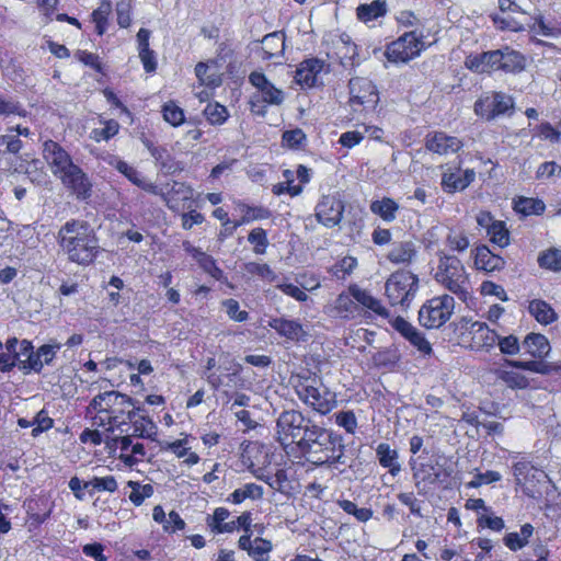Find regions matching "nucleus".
<instances>
[{
	"instance_id": "603ef678",
	"label": "nucleus",
	"mask_w": 561,
	"mask_h": 561,
	"mask_svg": "<svg viewBox=\"0 0 561 561\" xmlns=\"http://www.w3.org/2000/svg\"><path fill=\"white\" fill-rule=\"evenodd\" d=\"M538 264L546 270L561 271V250L553 248L541 253L538 257Z\"/></svg>"
},
{
	"instance_id": "a19ab883",
	"label": "nucleus",
	"mask_w": 561,
	"mask_h": 561,
	"mask_svg": "<svg viewBox=\"0 0 561 561\" xmlns=\"http://www.w3.org/2000/svg\"><path fill=\"white\" fill-rule=\"evenodd\" d=\"M530 472H534L533 478L537 481H540V478H546L543 471L537 470L528 461H518L513 466V474L517 485H523L526 481H528Z\"/></svg>"
},
{
	"instance_id": "20e7f679",
	"label": "nucleus",
	"mask_w": 561,
	"mask_h": 561,
	"mask_svg": "<svg viewBox=\"0 0 561 561\" xmlns=\"http://www.w3.org/2000/svg\"><path fill=\"white\" fill-rule=\"evenodd\" d=\"M435 280L461 301H467L470 297L469 275L461 261L455 255L439 254Z\"/></svg>"
},
{
	"instance_id": "4468645a",
	"label": "nucleus",
	"mask_w": 561,
	"mask_h": 561,
	"mask_svg": "<svg viewBox=\"0 0 561 561\" xmlns=\"http://www.w3.org/2000/svg\"><path fill=\"white\" fill-rule=\"evenodd\" d=\"M350 88V103L353 107L355 105L363 106L364 108H373L379 101L378 91L375 84L366 78H353L348 83ZM356 111V108H354Z\"/></svg>"
},
{
	"instance_id": "5701e85b",
	"label": "nucleus",
	"mask_w": 561,
	"mask_h": 561,
	"mask_svg": "<svg viewBox=\"0 0 561 561\" xmlns=\"http://www.w3.org/2000/svg\"><path fill=\"white\" fill-rule=\"evenodd\" d=\"M496 65L499 70L510 73H517L525 69L526 58L519 51L510 47L495 50Z\"/></svg>"
},
{
	"instance_id": "f8f14e48",
	"label": "nucleus",
	"mask_w": 561,
	"mask_h": 561,
	"mask_svg": "<svg viewBox=\"0 0 561 561\" xmlns=\"http://www.w3.org/2000/svg\"><path fill=\"white\" fill-rule=\"evenodd\" d=\"M106 446L110 450L119 449L118 459L126 466L133 467L147 457L145 445L139 439L128 436H117L106 440Z\"/></svg>"
},
{
	"instance_id": "7c9ffc66",
	"label": "nucleus",
	"mask_w": 561,
	"mask_h": 561,
	"mask_svg": "<svg viewBox=\"0 0 561 561\" xmlns=\"http://www.w3.org/2000/svg\"><path fill=\"white\" fill-rule=\"evenodd\" d=\"M416 253V247L412 241H401L392 244L387 259L394 264H410Z\"/></svg>"
},
{
	"instance_id": "6e6d98bb",
	"label": "nucleus",
	"mask_w": 561,
	"mask_h": 561,
	"mask_svg": "<svg viewBox=\"0 0 561 561\" xmlns=\"http://www.w3.org/2000/svg\"><path fill=\"white\" fill-rule=\"evenodd\" d=\"M271 550L272 542L270 540L256 537L253 540V545L249 552V556L255 561H266Z\"/></svg>"
},
{
	"instance_id": "4be33fe9",
	"label": "nucleus",
	"mask_w": 561,
	"mask_h": 561,
	"mask_svg": "<svg viewBox=\"0 0 561 561\" xmlns=\"http://www.w3.org/2000/svg\"><path fill=\"white\" fill-rule=\"evenodd\" d=\"M268 327L275 330L280 336L290 341H306L308 336L307 331L298 320L284 317L272 318L268 321Z\"/></svg>"
},
{
	"instance_id": "052dcab7",
	"label": "nucleus",
	"mask_w": 561,
	"mask_h": 561,
	"mask_svg": "<svg viewBox=\"0 0 561 561\" xmlns=\"http://www.w3.org/2000/svg\"><path fill=\"white\" fill-rule=\"evenodd\" d=\"M502 479V476L497 471L489 470L484 473L477 472L473 479L467 483L470 489H477L484 484H491Z\"/></svg>"
},
{
	"instance_id": "2eb2a0df",
	"label": "nucleus",
	"mask_w": 561,
	"mask_h": 561,
	"mask_svg": "<svg viewBox=\"0 0 561 561\" xmlns=\"http://www.w3.org/2000/svg\"><path fill=\"white\" fill-rule=\"evenodd\" d=\"M193 199L194 190L190 185L178 181L167 184L163 202L170 210L180 213L191 209Z\"/></svg>"
},
{
	"instance_id": "f257e3e1",
	"label": "nucleus",
	"mask_w": 561,
	"mask_h": 561,
	"mask_svg": "<svg viewBox=\"0 0 561 561\" xmlns=\"http://www.w3.org/2000/svg\"><path fill=\"white\" fill-rule=\"evenodd\" d=\"M135 401L117 391H105L95 396L87 408V413L91 415L92 426L105 427L107 432L115 428L126 432L122 428L133 421L136 415Z\"/></svg>"
},
{
	"instance_id": "9d476101",
	"label": "nucleus",
	"mask_w": 561,
	"mask_h": 561,
	"mask_svg": "<svg viewBox=\"0 0 561 561\" xmlns=\"http://www.w3.org/2000/svg\"><path fill=\"white\" fill-rule=\"evenodd\" d=\"M423 36L415 31L407 32L387 46L386 57L391 62H408L424 49Z\"/></svg>"
},
{
	"instance_id": "9b49d317",
	"label": "nucleus",
	"mask_w": 561,
	"mask_h": 561,
	"mask_svg": "<svg viewBox=\"0 0 561 561\" xmlns=\"http://www.w3.org/2000/svg\"><path fill=\"white\" fill-rule=\"evenodd\" d=\"M61 348V344L51 340L48 344H44L33 351V345L27 340L21 341V353L26 359L23 362V368L39 373L45 365H50L56 357L57 352Z\"/></svg>"
},
{
	"instance_id": "69168bd1",
	"label": "nucleus",
	"mask_w": 561,
	"mask_h": 561,
	"mask_svg": "<svg viewBox=\"0 0 561 561\" xmlns=\"http://www.w3.org/2000/svg\"><path fill=\"white\" fill-rule=\"evenodd\" d=\"M335 422L350 434H353L357 427V420L353 411H342L336 413Z\"/></svg>"
},
{
	"instance_id": "c85d7f7f",
	"label": "nucleus",
	"mask_w": 561,
	"mask_h": 561,
	"mask_svg": "<svg viewBox=\"0 0 561 561\" xmlns=\"http://www.w3.org/2000/svg\"><path fill=\"white\" fill-rule=\"evenodd\" d=\"M495 50L484 51L478 55H470L466 58V67L474 72L484 73L499 70L496 65Z\"/></svg>"
},
{
	"instance_id": "4c0bfd02",
	"label": "nucleus",
	"mask_w": 561,
	"mask_h": 561,
	"mask_svg": "<svg viewBox=\"0 0 561 561\" xmlns=\"http://www.w3.org/2000/svg\"><path fill=\"white\" fill-rule=\"evenodd\" d=\"M285 48V37L280 32H273L265 35L262 39V50L264 59H272L280 56Z\"/></svg>"
},
{
	"instance_id": "72a5a7b5",
	"label": "nucleus",
	"mask_w": 561,
	"mask_h": 561,
	"mask_svg": "<svg viewBox=\"0 0 561 561\" xmlns=\"http://www.w3.org/2000/svg\"><path fill=\"white\" fill-rule=\"evenodd\" d=\"M358 310L355 299L348 293H341L332 305L333 316L340 319H353Z\"/></svg>"
},
{
	"instance_id": "393cba45",
	"label": "nucleus",
	"mask_w": 561,
	"mask_h": 561,
	"mask_svg": "<svg viewBox=\"0 0 561 561\" xmlns=\"http://www.w3.org/2000/svg\"><path fill=\"white\" fill-rule=\"evenodd\" d=\"M351 296L355 299L356 305H360L366 309L371 310L377 316L387 319L390 317L389 310L382 306L381 301L374 297L367 289L360 288L354 284L348 287Z\"/></svg>"
},
{
	"instance_id": "774afa93",
	"label": "nucleus",
	"mask_w": 561,
	"mask_h": 561,
	"mask_svg": "<svg viewBox=\"0 0 561 561\" xmlns=\"http://www.w3.org/2000/svg\"><path fill=\"white\" fill-rule=\"evenodd\" d=\"M496 344L499 345L500 351L506 355H515L520 350L518 339L515 335H508L505 337L499 336Z\"/></svg>"
},
{
	"instance_id": "f3484780",
	"label": "nucleus",
	"mask_w": 561,
	"mask_h": 561,
	"mask_svg": "<svg viewBox=\"0 0 561 561\" xmlns=\"http://www.w3.org/2000/svg\"><path fill=\"white\" fill-rule=\"evenodd\" d=\"M463 328L471 336V347L489 352L496 345L499 335L485 322L463 318Z\"/></svg>"
},
{
	"instance_id": "aec40b11",
	"label": "nucleus",
	"mask_w": 561,
	"mask_h": 561,
	"mask_svg": "<svg viewBox=\"0 0 561 561\" xmlns=\"http://www.w3.org/2000/svg\"><path fill=\"white\" fill-rule=\"evenodd\" d=\"M249 82L257 90L261 101L270 105H280L285 95L283 90L276 88L263 72L253 71L249 76Z\"/></svg>"
},
{
	"instance_id": "1a4fd4ad",
	"label": "nucleus",
	"mask_w": 561,
	"mask_h": 561,
	"mask_svg": "<svg viewBox=\"0 0 561 561\" xmlns=\"http://www.w3.org/2000/svg\"><path fill=\"white\" fill-rule=\"evenodd\" d=\"M513 111L514 100L504 92H486L474 103V113L486 121H493L501 115H511Z\"/></svg>"
},
{
	"instance_id": "8fccbe9b",
	"label": "nucleus",
	"mask_w": 561,
	"mask_h": 561,
	"mask_svg": "<svg viewBox=\"0 0 561 561\" xmlns=\"http://www.w3.org/2000/svg\"><path fill=\"white\" fill-rule=\"evenodd\" d=\"M204 115L211 125H222L229 117L227 107L217 102L208 103L204 108Z\"/></svg>"
},
{
	"instance_id": "a18cd8bd",
	"label": "nucleus",
	"mask_w": 561,
	"mask_h": 561,
	"mask_svg": "<svg viewBox=\"0 0 561 561\" xmlns=\"http://www.w3.org/2000/svg\"><path fill=\"white\" fill-rule=\"evenodd\" d=\"M546 206L542 201L520 197L515 202L514 209L525 216L539 215L545 210Z\"/></svg>"
},
{
	"instance_id": "f704fd0d",
	"label": "nucleus",
	"mask_w": 561,
	"mask_h": 561,
	"mask_svg": "<svg viewBox=\"0 0 561 561\" xmlns=\"http://www.w3.org/2000/svg\"><path fill=\"white\" fill-rule=\"evenodd\" d=\"M376 455L380 466L388 468L391 476L396 477L401 471V466L398 462V453L389 444H379L376 448Z\"/></svg>"
},
{
	"instance_id": "473e14b6",
	"label": "nucleus",
	"mask_w": 561,
	"mask_h": 561,
	"mask_svg": "<svg viewBox=\"0 0 561 561\" xmlns=\"http://www.w3.org/2000/svg\"><path fill=\"white\" fill-rule=\"evenodd\" d=\"M230 512L225 507H217L207 518V525L214 534L233 533L237 526L233 520L227 522Z\"/></svg>"
},
{
	"instance_id": "6ab92c4d",
	"label": "nucleus",
	"mask_w": 561,
	"mask_h": 561,
	"mask_svg": "<svg viewBox=\"0 0 561 561\" xmlns=\"http://www.w3.org/2000/svg\"><path fill=\"white\" fill-rule=\"evenodd\" d=\"M343 203L334 195H324L316 206L317 220L331 228L339 225L343 217Z\"/></svg>"
},
{
	"instance_id": "0eeeda50",
	"label": "nucleus",
	"mask_w": 561,
	"mask_h": 561,
	"mask_svg": "<svg viewBox=\"0 0 561 561\" xmlns=\"http://www.w3.org/2000/svg\"><path fill=\"white\" fill-rule=\"evenodd\" d=\"M419 277L407 270L392 273L385 284V294L391 306L409 308L419 290Z\"/></svg>"
},
{
	"instance_id": "de8ad7c7",
	"label": "nucleus",
	"mask_w": 561,
	"mask_h": 561,
	"mask_svg": "<svg viewBox=\"0 0 561 561\" xmlns=\"http://www.w3.org/2000/svg\"><path fill=\"white\" fill-rule=\"evenodd\" d=\"M386 13L382 2L374 1L369 4H362L357 8V18L363 22L373 21Z\"/></svg>"
},
{
	"instance_id": "0e129e2a",
	"label": "nucleus",
	"mask_w": 561,
	"mask_h": 561,
	"mask_svg": "<svg viewBox=\"0 0 561 561\" xmlns=\"http://www.w3.org/2000/svg\"><path fill=\"white\" fill-rule=\"evenodd\" d=\"M222 305L230 319L238 322H243L248 320L249 313L244 310H240L239 302L236 299H226L222 302Z\"/></svg>"
},
{
	"instance_id": "09e8293b",
	"label": "nucleus",
	"mask_w": 561,
	"mask_h": 561,
	"mask_svg": "<svg viewBox=\"0 0 561 561\" xmlns=\"http://www.w3.org/2000/svg\"><path fill=\"white\" fill-rule=\"evenodd\" d=\"M244 271L249 275H256L268 283H273L277 278L276 273L266 263L248 262L244 264Z\"/></svg>"
},
{
	"instance_id": "4d7b16f0",
	"label": "nucleus",
	"mask_w": 561,
	"mask_h": 561,
	"mask_svg": "<svg viewBox=\"0 0 561 561\" xmlns=\"http://www.w3.org/2000/svg\"><path fill=\"white\" fill-rule=\"evenodd\" d=\"M248 241L254 244L253 251L256 254H264L268 245L266 231L263 228H254L248 236Z\"/></svg>"
},
{
	"instance_id": "ddd939ff",
	"label": "nucleus",
	"mask_w": 561,
	"mask_h": 561,
	"mask_svg": "<svg viewBox=\"0 0 561 561\" xmlns=\"http://www.w3.org/2000/svg\"><path fill=\"white\" fill-rule=\"evenodd\" d=\"M57 179L78 199L87 202L93 193V183L79 165H75L60 174Z\"/></svg>"
},
{
	"instance_id": "13d9d810",
	"label": "nucleus",
	"mask_w": 561,
	"mask_h": 561,
	"mask_svg": "<svg viewBox=\"0 0 561 561\" xmlns=\"http://www.w3.org/2000/svg\"><path fill=\"white\" fill-rule=\"evenodd\" d=\"M119 130V124L114 119H108L105 122V126L103 128H95L91 133V137L95 141L108 140L114 137Z\"/></svg>"
},
{
	"instance_id": "bb28decb",
	"label": "nucleus",
	"mask_w": 561,
	"mask_h": 561,
	"mask_svg": "<svg viewBox=\"0 0 561 561\" xmlns=\"http://www.w3.org/2000/svg\"><path fill=\"white\" fill-rule=\"evenodd\" d=\"M183 249L187 252L199 265V267L215 278H219L221 270L216 265L213 256L205 253L201 248L194 247L190 241L182 243Z\"/></svg>"
},
{
	"instance_id": "b1692460",
	"label": "nucleus",
	"mask_w": 561,
	"mask_h": 561,
	"mask_svg": "<svg viewBox=\"0 0 561 561\" xmlns=\"http://www.w3.org/2000/svg\"><path fill=\"white\" fill-rule=\"evenodd\" d=\"M426 148L438 154H449L457 152L462 144L454 136H449L443 131H436L426 138Z\"/></svg>"
},
{
	"instance_id": "6e6552de",
	"label": "nucleus",
	"mask_w": 561,
	"mask_h": 561,
	"mask_svg": "<svg viewBox=\"0 0 561 561\" xmlns=\"http://www.w3.org/2000/svg\"><path fill=\"white\" fill-rule=\"evenodd\" d=\"M454 297L444 294L427 300L419 311L420 323L427 329H437L445 324L454 313Z\"/></svg>"
},
{
	"instance_id": "f03ea898",
	"label": "nucleus",
	"mask_w": 561,
	"mask_h": 561,
	"mask_svg": "<svg viewBox=\"0 0 561 561\" xmlns=\"http://www.w3.org/2000/svg\"><path fill=\"white\" fill-rule=\"evenodd\" d=\"M57 240L68 260L79 265L93 262L100 249L93 228L84 220L67 221L59 229Z\"/></svg>"
},
{
	"instance_id": "a211bd4d",
	"label": "nucleus",
	"mask_w": 561,
	"mask_h": 561,
	"mask_svg": "<svg viewBox=\"0 0 561 561\" xmlns=\"http://www.w3.org/2000/svg\"><path fill=\"white\" fill-rule=\"evenodd\" d=\"M410 466L419 494H426L428 485L435 484L443 474L442 466L438 462H417L412 458Z\"/></svg>"
},
{
	"instance_id": "bf43d9fd",
	"label": "nucleus",
	"mask_w": 561,
	"mask_h": 561,
	"mask_svg": "<svg viewBox=\"0 0 561 561\" xmlns=\"http://www.w3.org/2000/svg\"><path fill=\"white\" fill-rule=\"evenodd\" d=\"M478 526L482 528H489L493 531H501L505 527V523L502 517L495 516L493 511L481 514L477 519Z\"/></svg>"
},
{
	"instance_id": "a878e982",
	"label": "nucleus",
	"mask_w": 561,
	"mask_h": 561,
	"mask_svg": "<svg viewBox=\"0 0 561 561\" xmlns=\"http://www.w3.org/2000/svg\"><path fill=\"white\" fill-rule=\"evenodd\" d=\"M323 65V61L317 58H310L300 62L294 76L296 83L307 88L313 87Z\"/></svg>"
},
{
	"instance_id": "79ce46f5",
	"label": "nucleus",
	"mask_w": 561,
	"mask_h": 561,
	"mask_svg": "<svg viewBox=\"0 0 561 561\" xmlns=\"http://www.w3.org/2000/svg\"><path fill=\"white\" fill-rule=\"evenodd\" d=\"M398 208V204L388 197H385L380 201H375L370 205V210L388 222L396 219Z\"/></svg>"
},
{
	"instance_id": "c03bdc74",
	"label": "nucleus",
	"mask_w": 561,
	"mask_h": 561,
	"mask_svg": "<svg viewBox=\"0 0 561 561\" xmlns=\"http://www.w3.org/2000/svg\"><path fill=\"white\" fill-rule=\"evenodd\" d=\"M195 75L202 84L218 87L221 83L219 73L216 70H211V67L206 62H198L195 66Z\"/></svg>"
},
{
	"instance_id": "5fc2aeb1",
	"label": "nucleus",
	"mask_w": 561,
	"mask_h": 561,
	"mask_svg": "<svg viewBox=\"0 0 561 561\" xmlns=\"http://www.w3.org/2000/svg\"><path fill=\"white\" fill-rule=\"evenodd\" d=\"M486 234L490 241L500 248H505L510 244V232L504 221L499 220V222L491 227Z\"/></svg>"
},
{
	"instance_id": "e433bc0d",
	"label": "nucleus",
	"mask_w": 561,
	"mask_h": 561,
	"mask_svg": "<svg viewBox=\"0 0 561 561\" xmlns=\"http://www.w3.org/2000/svg\"><path fill=\"white\" fill-rule=\"evenodd\" d=\"M529 313L541 324H550L558 318L554 309L545 300L533 299L528 305Z\"/></svg>"
},
{
	"instance_id": "dca6fc26",
	"label": "nucleus",
	"mask_w": 561,
	"mask_h": 561,
	"mask_svg": "<svg viewBox=\"0 0 561 561\" xmlns=\"http://www.w3.org/2000/svg\"><path fill=\"white\" fill-rule=\"evenodd\" d=\"M43 158L56 178L76 165L69 152L54 140L44 142Z\"/></svg>"
},
{
	"instance_id": "680f3d73",
	"label": "nucleus",
	"mask_w": 561,
	"mask_h": 561,
	"mask_svg": "<svg viewBox=\"0 0 561 561\" xmlns=\"http://www.w3.org/2000/svg\"><path fill=\"white\" fill-rule=\"evenodd\" d=\"M507 364L514 368L529 370L533 373H538V374H543V375L549 373V366L543 362L507 360Z\"/></svg>"
},
{
	"instance_id": "cd10ccee",
	"label": "nucleus",
	"mask_w": 561,
	"mask_h": 561,
	"mask_svg": "<svg viewBox=\"0 0 561 561\" xmlns=\"http://www.w3.org/2000/svg\"><path fill=\"white\" fill-rule=\"evenodd\" d=\"M476 173L473 170L465 172H445L442 178L443 190L447 193H455L465 190L473 180Z\"/></svg>"
},
{
	"instance_id": "423d86ee",
	"label": "nucleus",
	"mask_w": 561,
	"mask_h": 561,
	"mask_svg": "<svg viewBox=\"0 0 561 561\" xmlns=\"http://www.w3.org/2000/svg\"><path fill=\"white\" fill-rule=\"evenodd\" d=\"M316 425L299 411H284L276 422L277 440L285 449L296 444L299 451H301L302 443L309 438V431H313L312 427H316Z\"/></svg>"
},
{
	"instance_id": "58836bf2",
	"label": "nucleus",
	"mask_w": 561,
	"mask_h": 561,
	"mask_svg": "<svg viewBox=\"0 0 561 561\" xmlns=\"http://www.w3.org/2000/svg\"><path fill=\"white\" fill-rule=\"evenodd\" d=\"M534 526L531 524H524L520 527L519 533H508L503 541L504 545L511 550V551H517L523 549L525 546L528 545L529 538L534 535Z\"/></svg>"
},
{
	"instance_id": "39448f33",
	"label": "nucleus",
	"mask_w": 561,
	"mask_h": 561,
	"mask_svg": "<svg viewBox=\"0 0 561 561\" xmlns=\"http://www.w3.org/2000/svg\"><path fill=\"white\" fill-rule=\"evenodd\" d=\"M294 387L298 398L320 414L329 413L336 404L335 394L313 374L297 375Z\"/></svg>"
},
{
	"instance_id": "ea45409f",
	"label": "nucleus",
	"mask_w": 561,
	"mask_h": 561,
	"mask_svg": "<svg viewBox=\"0 0 561 561\" xmlns=\"http://www.w3.org/2000/svg\"><path fill=\"white\" fill-rule=\"evenodd\" d=\"M263 496V488L255 483H245L243 486L236 489L228 497L233 504H240L247 499L259 500Z\"/></svg>"
},
{
	"instance_id": "7ed1b4c3",
	"label": "nucleus",
	"mask_w": 561,
	"mask_h": 561,
	"mask_svg": "<svg viewBox=\"0 0 561 561\" xmlns=\"http://www.w3.org/2000/svg\"><path fill=\"white\" fill-rule=\"evenodd\" d=\"M309 431V438L302 443L301 454L308 461L321 466L325 463H344L343 437L333 431L316 425Z\"/></svg>"
},
{
	"instance_id": "3c124183",
	"label": "nucleus",
	"mask_w": 561,
	"mask_h": 561,
	"mask_svg": "<svg viewBox=\"0 0 561 561\" xmlns=\"http://www.w3.org/2000/svg\"><path fill=\"white\" fill-rule=\"evenodd\" d=\"M127 485L131 489L129 500L136 506H139L144 501L153 494V488L151 484L141 485L136 481H128Z\"/></svg>"
},
{
	"instance_id": "37998d69",
	"label": "nucleus",
	"mask_w": 561,
	"mask_h": 561,
	"mask_svg": "<svg viewBox=\"0 0 561 561\" xmlns=\"http://www.w3.org/2000/svg\"><path fill=\"white\" fill-rule=\"evenodd\" d=\"M112 12V4L107 0H102L98 9L92 12V21L95 24V31L103 35L107 30L108 15Z\"/></svg>"
},
{
	"instance_id": "c756f323",
	"label": "nucleus",
	"mask_w": 561,
	"mask_h": 561,
	"mask_svg": "<svg viewBox=\"0 0 561 561\" xmlns=\"http://www.w3.org/2000/svg\"><path fill=\"white\" fill-rule=\"evenodd\" d=\"M504 260L493 254L488 247L481 245L476 249L474 265L486 272L500 271L504 267Z\"/></svg>"
},
{
	"instance_id": "412c9836",
	"label": "nucleus",
	"mask_w": 561,
	"mask_h": 561,
	"mask_svg": "<svg viewBox=\"0 0 561 561\" xmlns=\"http://www.w3.org/2000/svg\"><path fill=\"white\" fill-rule=\"evenodd\" d=\"M392 325L402 336L416 347L419 352L424 355H430L432 353V346L424 337L423 333L402 317H397Z\"/></svg>"
},
{
	"instance_id": "864d4df0",
	"label": "nucleus",
	"mask_w": 561,
	"mask_h": 561,
	"mask_svg": "<svg viewBox=\"0 0 561 561\" xmlns=\"http://www.w3.org/2000/svg\"><path fill=\"white\" fill-rule=\"evenodd\" d=\"M162 115L163 119L174 127L180 126L185 121L183 110L173 101H169L162 106Z\"/></svg>"
},
{
	"instance_id": "c9c22d12",
	"label": "nucleus",
	"mask_w": 561,
	"mask_h": 561,
	"mask_svg": "<svg viewBox=\"0 0 561 561\" xmlns=\"http://www.w3.org/2000/svg\"><path fill=\"white\" fill-rule=\"evenodd\" d=\"M523 346L527 353L538 358L546 357L551 350L548 339L539 333L528 334L523 342Z\"/></svg>"
},
{
	"instance_id": "2f4dec72",
	"label": "nucleus",
	"mask_w": 561,
	"mask_h": 561,
	"mask_svg": "<svg viewBox=\"0 0 561 561\" xmlns=\"http://www.w3.org/2000/svg\"><path fill=\"white\" fill-rule=\"evenodd\" d=\"M131 424V433L126 434L125 436L133 437L136 439L147 438L150 440H156L158 428L157 425L146 416H137L133 419V421H128Z\"/></svg>"
},
{
	"instance_id": "e2e57ef3",
	"label": "nucleus",
	"mask_w": 561,
	"mask_h": 561,
	"mask_svg": "<svg viewBox=\"0 0 561 561\" xmlns=\"http://www.w3.org/2000/svg\"><path fill=\"white\" fill-rule=\"evenodd\" d=\"M112 165L122 174H124L133 184L137 185L144 178L134 167L123 160H115Z\"/></svg>"
},
{
	"instance_id": "338daca9",
	"label": "nucleus",
	"mask_w": 561,
	"mask_h": 561,
	"mask_svg": "<svg viewBox=\"0 0 561 561\" xmlns=\"http://www.w3.org/2000/svg\"><path fill=\"white\" fill-rule=\"evenodd\" d=\"M32 421L34 422V428L32 430V436L34 437L49 430L54 423L44 410L39 411Z\"/></svg>"
},
{
	"instance_id": "49530a36",
	"label": "nucleus",
	"mask_w": 561,
	"mask_h": 561,
	"mask_svg": "<svg viewBox=\"0 0 561 561\" xmlns=\"http://www.w3.org/2000/svg\"><path fill=\"white\" fill-rule=\"evenodd\" d=\"M496 376L512 389H524L528 386V379L514 370L499 369L496 370Z\"/></svg>"
}]
</instances>
